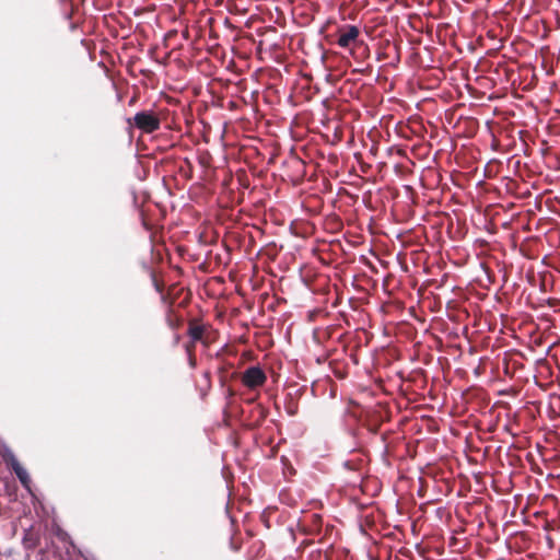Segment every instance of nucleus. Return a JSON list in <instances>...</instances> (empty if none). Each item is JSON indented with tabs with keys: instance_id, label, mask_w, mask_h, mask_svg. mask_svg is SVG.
I'll list each match as a JSON object with an SVG mask.
<instances>
[{
	"instance_id": "nucleus-1",
	"label": "nucleus",
	"mask_w": 560,
	"mask_h": 560,
	"mask_svg": "<svg viewBox=\"0 0 560 560\" xmlns=\"http://www.w3.org/2000/svg\"><path fill=\"white\" fill-rule=\"evenodd\" d=\"M0 454L4 463L14 471L22 486L30 490L31 478L26 469L19 463L10 447L3 446Z\"/></svg>"
},
{
	"instance_id": "nucleus-5",
	"label": "nucleus",
	"mask_w": 560,
	"mask_h": 560,
	"mask_svg": "<svg viewBox=\"0 0 560 560\" xmlns=\"http://www.w3.org/2000/svg\"><path fill=\"white\" fill-rule=\"evenodd\" d=\"M206 327L203 325L191 323L188 329L190 339L195 341H203Z\"/></svg>"
},
{
	"instance_id": "nucleus-3",
	"label": "nucleus",
	"mask_w": 560,
	"mask_h": 560,
	"mask_svg": "<svg viewBox=\"0 0 560 560\" xmlns=\"http://www.w3.org/2000/svg\"><path fill=\"white\" fill-rule=\"evenodd\" d=\"M242 382L248 388H256L266 382V374L259 366H250L243 373Z\"/></svg>"
},
{
	"instance_id": "nucleus-4",
	"label": "nucleus",
	"mask_w": 560,
	"mask_h": 560,
	"mask_svg": "<svg viewBox=\"0 0 560 560\" xmlns=\"http://www.w3.org/2000/svg\"><path fill=\"white\" fill-rule=\"evenodd\" d=\"M359 34H360V32L357 26L348 25L346 27V31L340 33L337 44L341 48H347L351 45V43H353L358 38Z\"/></svg>"
},
{
	"instance_id": "nucleus-2",
	"label": "nucleus",
	"mask_w": 560,
	"mask_h": 560,
	"mask_svg": "<svg viewBox=\"0 0 560 560\" xmlns=\"http://www.w3.org/2000/svg\"><path fill=\"white\" fill-rule=\"evenodd\" d=\"M135 126L151 133L160 128V119L151 112H139L133 117Z\"/></svg>"
}]
</instances>
